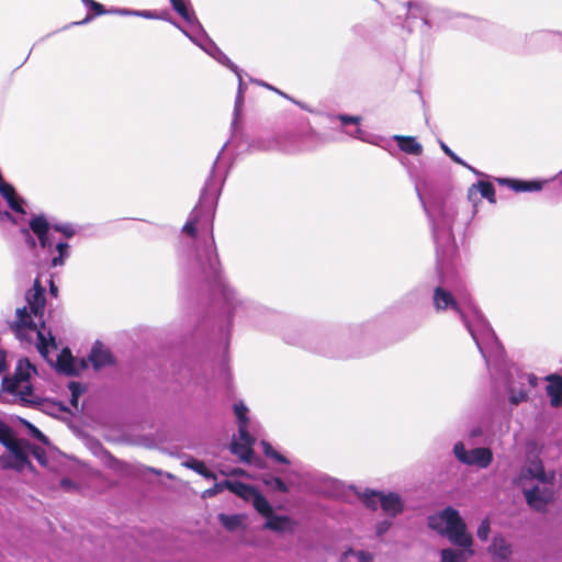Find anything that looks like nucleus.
I'll use <instances>...</instances> for the list:
<instances>
[{
  "label": "nucleus",
  "instance_id": "1",
  "mask_svg": "<svg viewBox=\"0 0 562 562\" xmlns=\"http://www.w3.org/2000/svg\"><path fill=\"white\" fill-rule=\"evenodd\" d=\"M233 72L237 76L238 89L234 105L232 136L217 155L211 175L201 191L199 203L182 227V232L188 235L190 240L179 251V263L188 280L199 284L204 283L227 306H258L254 302L239 299L236 291L224 279L213 236L215 206L228 169L223 158L224 150L228 145H233L237 151L243 150L239 120L244 106L246 83L243 80L240 68Z\"/></svg>",
  "mask_w": 562,
  "mask_h": 562
},
{
  "label": "nucleus",
  "instance_id": "2",
  "mask_svg": "<svg viewBox=\"0 0 562 562\" xmlns=\"http://www.w3.org/2000/svg\"><path fill=\"white\" fill-rule=\"evenodd\" d=\"M415 190L428 216L436 245L437 271L440 284L434 289L432 304L437 312H453L464 324L480 353L490 367L499 360L503 347L494 330L472 302L460 280L446 267L456 252L452 225L457 215L456 206L447 202L438 189L425 179L415 181Z\"/></svg>",
  "mask_w": 562,
  "mask_h": 562
},
{
  "label": "nucleus",
  "instance_id": "3",
  "mask_svg": "<svg viewBox=\"0 0 562 562\" xmlns=\"http://www.w3.org/2000/svg\"><path fill=\"white\" fill-rule=\"evenodd\" d=\"M25 299L27 306L16 308V319L11 327L21 340L32 339L26 331L35 334L37 338V350L46 359L48 356V347L57 348V345L50 333H48L47 338L43 331L45 328V290L37 280L34 286L26 292Z\"/></svg>",
  "mask_w": 562,
  "mask_h": 562
},
{
  "label": "nucleus",
  "instance_id": "4",
  "mask_svg": "<svg viewBox=\"0 0 562 562\" xmlns=\"http://www.w3.org/2000/svg\"><path fill=\"white\" fill-rule=\"evenodd\" d=\"M553 472H546L542 461L538 458L530 460L522 469L519 483L527 504L537 512H543L554 496Z\"/></svg>",
  "mask_w": 562,
  "mask_h": 562
},
{
  "label": "nucleus",
  "instance_id": "5",
  "mask_svg": "<svg viewBox=\"0 0 562 562\" xmlns=\"http://www.w3.org/2000/svg\"><path fill=\"white\" fill-rule=\"evenodd\" d=\"M30 228L38 238L40 245L43 249L52 252L53 247H55L57 255L52 258L50 266H63L70 256L69 245L61 240L55 241L52 231L59 232L66 237H71L76 233L74 226L71 224L52 225L44 215H38L30 221Z\"/></svg>",
  "mask_w": 562,
  "mask_h": 562
},
{
  "label": "nucleus",
  "instance_id": "6",
  "mask_svg": "<svg viewBox=\"0 0 562 562\" xmlns=\"http://www.w3.org/2000/svg\"><path fill=\"white\" fill-rule=\"evenodd\" d=\"M428 525L439 533L446 535L456 546L469 549L472 546V536L467 532V526L458 510L448 507L441 513L430 516Z\"/></svg>",
  "mask_w": 562,
  "mask_h": 562
},
{
  "label": "nucleus",
  "instance_id": "7",
  "mask_svg": "<svg viewBox=\"0 0 562 562\" xmlns=\"http://www.w3.org/2000/svg\"><path fill=\"white\" fill-rule=\"evenodd\" d=\"M451 18V13L446 9L431 8L422 1H409L407 2V19L405 26L409 32L413 31L412 21L419 19L422 21L420 33L425 38L429 40L431 37L429 30L432 26L439 27Z\"/></svg>",
  "mask_w": 562,
  "mask_h": 562
},
{
  "label": "nucleus",
  "instance_id": "8",
  "mask_svg": "<svg viewBox=\"0 0 562 562\" xmlns=\"http://www.w3.org/2000/svg\"><path fill=\"white\" fill-rule=\"evenodd\" d=\"M319 135L316 131L310 127L306 132L297 135L285 134L282 136L261 139L249 145V148L255 150H281L286 154L299 153L311 147L305 144L307 139H318Z\"/></svg>",
  "mask_w": 562,
  "mask_h": 562
},
{
  "label": "nucleus",
  "instance_id": "9",
  "mask_svg": "<svg viewBox=\"0 0 562 562\" xmlns=\"http://www.w3.org/2000/svg\"><path fill=\"white\" fill-rule=\"evenodd\" d=\"M33 373H35L34 366L27 359H20L13 376L3 378L2 391L19 396L20 401L24 403H32L33 386L30 379Z\"/></svg>",
  "mask_w": 562,
  "mask_h": 562
},
{
  "label": "nucleus",
  "instance_id": "10",
  "mask_svg": "<svg viewBox=\"0 0 562 562\" xmlns=\"http://www.w3.org/2000/svg\"><path fill=\"white\" fill-rule=\"evenodd\" d=\"M283 339L290 345H297L312 351L329 356L342 357L334 349V338L327 334L318 333H283Z\"/></svg>",
  "mask_w": 562,
  "mask_h": 562
},
{
  "label": "nucleus",
  "instance_id": "11",
  "mask_svg": "<svg viewBox=\"0 0 562 562\" xmlns=\"http://www.w3.org/2000/svg\"><path fill=\"white\" fill-rule=\"evenodd\" d=\"M169 2L171 8L189 24V26L192 27L193 31L198 32V35L189 33L178 22H172V24L178 27L186 36H188L195 45L206 52L209 48L206 43H213V41L204 31L194 11L187 5L184 0H169Z\"/></svg>",
  "mask_w": 562,
  "mask_h": 562
},
{
  "label": "nucleus",
  "instance_id": "12",
  "mask_svg": "<svg viewBox=\"0 0 562 562\" xmlns=\"http://www.w3.org/2000/svg\"><path fill=\"white\" fill-rule=\"evenodd\" d=\"M538 378L533 373H527L514 368L507 380V392L513 405L526 402L530 389L536 387Z\"/></svg>",
  "mask_w": 562,
  "mask_h": 562
},
{
  "label": "nucleus",
  "instance_id": "13",
  "mask_svg": "<svg viewBox=\"0 0 562 562\" xmlns=\"http://www.w3.org/2000/svg\"><path fill=\"white\" fill-rule=\"evenodd\" d=\"M453 453L461 463L481 469H486L493 461V452L490 448L480 447L467 451L462 441L454 445Z\"/></svg>",
  "mask_w": 562,
  "mask_h": 562
},
{
  "label": "nucleus",
  "instance_id": "14",
  "mask_svg": "<svg viewBox=\"0 0 562 562\" xmlns=\"http://www.w3.org/2000/svg\"><path fill=\"white\" fill-rule=\"evenodd\" d=\"M11 457L10 459L3 460V468L15 469L22 471L26 467H32L29 457L26 446L23 447L20 442H14L11 448H7Z\"/></svg>",
  "mask_w": 562,
  "mask_h": 562
},
{
  "label": "nucleus",
  "instance_id": "15",
  "mask_svg": "<svg viewBox=\"0 0 562 562\" xmlns=\"http://www.w3.org/2000/svg\"><path fill=\"white\" fill-rule=\"evenodd\" d=\"M56 367L59 372L72 376L78 375L81 370L87 368V362L85 359L78 361L68 349H65L58 356Z\"/></svg>",
  "mask_w": 562,
  "mask_h": 562
},
{
  "label": "nucleus",
  "instance_id": "16",
  "mask_svg": "<svg viewBox=\"0 0 562 562\" xmlns=\"http://www.w3.org/2000/svg\"><path fill=\"white\" fill-rule=\"evenodd\" d=\"M254 443L255 438L249 434V431H245V436L239 435V441H232L231 451L233 454L237 456L240 461L250 463L254 454Z\"/></svg>",
  "mask_w": 562,
  "mask_h": 562
},
{
  "label": "nucleus",
  "instance_id": "17",
  "mask_svg": "<svg viewBox=\"0 0 562 562\" xmlns=\"http://www.w3.org/2000/svg\"><path fill=\"white\" fill-rule=\"evenodd\" d=\"M337 119L340 121L341 125L345 126V127L349 126V125H353L355 126L351 131H347L346 132L349 136H351L353 138H357V139H360L362 142H368V143H371L373 145H378V146H381V147L385 148L379 142L372 140V139L368 138L367 134L359 126L360 121H361V119L359 116L340 114V115L337 116Z\"/></svg>",
  "mask_w": 562,
  "mask_h": 562
},
{
  "label": "nucleus",
  "instance_id": "18",
  "mask_svg": "<svg viewBox=\"0 0 562 562\" xmlns=\"http://www.w3.org/2000/svg\"><path fill=\"white\" fill-rule=\"evenodd\" d=\"M498 182L501 184H506L510 189H513L515 192H532V191H540L543 187V181H524V180H516V179H498Z\"/></svg>",
  "mask_w": 562,
  "mask_h": 562
},
{
  "label": "nucleus",
  "instance_id": "19",
  "mask_svg": "<svg viewBox=\"0 0 562 562\" xmlns=\"http://www.w3.org/2000/svg\"><path fill=\"white\" fill-rule=\"evenodd\" d=\"M89 361L92 363L94 370H99L112 363V356L102 345L95 344L89 355Z\"/></svg>",
  "mask_w": 562,
  "mask_h": 562
},
{
  "label": "nucleus",
  "instance_id": "20",
  "mask_svg": "<svg viewBox=\"0 0 562 562\" xmlns=\"http://www.w3.org/2000/svg\"><path fill=\"white\" fill-rule=\"evenodd\" d=\"M549 381L547 393L550 396V402L553 407L562 405V376L552 374L546 378Z\"/></svg>",
  "mask_w": 562,
  "mask_h": 562
},
{
  "label": "nucleus",
  "instance_id": "21",
  "mask_svg": "<svg viewBox=\"0 0 562 562\" xmlns=\"http://www.w3.org/2000/svg\"><path fill=\"white\" fill-rule=\"evenodd\" d=\"M477 192H480L482 198L486 199L488 202L495 203V188L491 182L479 181L473 184L468 192L469 200L474 202Z\"/></svg>",
  "mask_w": 562,
  "mask_h": 562
},
{
  "label": "nucleus",
  "instance_id": "22",
  "mask_svg": "<svg viewBox=\"0 0 562 562\" xmlns=\"http://www.w3.org/2000/svg\"><path fill=\"white\" fill-rule=\"evenodd\" d=\"M404 504L402 498L396 493H382L381 508L387 515L394 517L403 510Z\"/></svg>",
  "mask_w": 562,
  "mask_h": 562
},
{
  "label": "nucleus",
  "instance_id": "23",
  "mask_svg": "<svg viewBox=\"0 0 562 562\" xmlns=\"http://www.w3.org/2000/svg\"><path fill=\"white\" fill-rule=\"evenodd\" d=\"M393 140L398 145V148L409 155L420 156L423 154V146L413 136L394 135Z\"/></svg>",
  "mask_w": 562,
  "mask_h": 562
},
{
  "label": "nucleus",
  "instance_id": "24",
  "mask_svg": "<svg viewBox=\"0 0 562 562\" xmlns=\"http://www.w3.org/2000/svg\"><path fill=\"white\" fill-rule=\"evenodd\" d=\"M225 487L234 493L235 495L239 496L240 498L249 502L250 498L254 496L255 492L257 491L254 486L245 484L243 482L238 481H224Z\"/></svg>",
  "mask_w": 562,
  "mask_h": 562
},
{
  "label": "nucleus",
  "instance_id": "25",
  "mask_svg": "<svg viewBox=\"0 0 562 562\" xmlns=\"http://www.w3.org/2000/svg\"><path fill=\"white\" fill-rule=\"evenodd\" d=\"M490 552L499 560H507L512 555V546L503 537H494Z\"/></svg>",
  "mask_w": 562,
  "mask_h": 562
},
{
  "label": "nucleus",
  "instance_id": "26",
  "mask_svg": "<svg viewBox=\"0 0 562 562\" xmlns=\"http://www.w3.org/2000/svg\"><path fill=\"white\" fill-rule=\"evenodd\" d=\"M207 49L206 54L213 57L215 60H217L223 66L227 67L232 71H237L238 66L234 64L222 50L221 48L213 42V43H206Z\"/></svg>",
  "mask_w": 562,
  "mask_h": 562
},
{
  "label": "nucleus",
  "instance_id": "27",
  "mask_svg": "<svg viewBox=\"0 0 562 562\" xmlns=\"http://www.w3.org/2000/svg\"><path fill=\"white\" fill-rule=\"evenodd\" d=\"M207 49L206 54L213 57L215 60H217L223 66L227 67L232 71H237L238 66L234 64L222 50L221 48L213 42V43H206Z\"/></svg>",
  "mask_w": 562,
  "mask_h": 562
},
{
  "label": "nucleus",
  "instance_id": "28",
  "mask_svg": "<svg viewBox=\"0 0 562 562\" xmlns=\"http://www.w3.org/2000/svg\"><path fill=\"white\" fill-rule=\"evenodd\" d=\"M83 4L90 11H92L93 14H87V16L82 21L74 22L71 23V25H83L89 23L95 15L112 13V11L106 10L101 3L94 0H83Z\"/></svg>",
  "mask_w": 562,
  "mask_h": 562
},
{
  "label": "nucleus",
  "instance_id": "29",
  "mask_svg": "<svg viewBox=\"0 0 562 562\" xmlns=\"http://www.w3.org/2000/svg\"><path fill=\"white\" fill-rule=\"evenodd\" d=\"M234 412L238 419V434L245 436V431H248L249 420L247 417L248 408L243 402L234 404Z\"/></svg>",
  "mask_w": 562,
  "mask_h": 562
},
{
  "label": "nucleus",
  "instance_id": "30",
  "mask_svg": "<svg viewBox=\"0 0 562 562\" xmlns=\"http://www.w3.org/2000/svg\"><path fill=\"white\" fill-rule=\"evenodd\" d=\"M255 509L260 513L262 516L267 517L272 514V507L267 501V498L260 494L258 491L255 492L254 496L249 501Z\"/></svg>",
  "mask_w": 562,
  "mask_h": 562
},
{
  "label": "nucleus",
  "instance_id": "31",
  "mask_svg": "<svg viewBox=\"0 0 562 562\" xmlns=\"http://www.w3.org/2000/svg\"><path fill=\"white\" fill-rule=\"evenodd\" d=\"M183 465L195 471L196 473H199L200 475L207 480L216 479V475L212 471H210L202 461H199L196 459H190L187 460L183 463Z\"/></svg>",
  "mask_w": 562,
  "mask_h": 562
},
{
  "label": "nucleus",
  "instance_id": "32",
  "mask_svg": "<svg viewBox=\"0 0 562 562\" xmlns=\"http://www.w3.org/2000/svg\"><path fill=\"white\" fill-rule=\"evenodd\" d=\"M360 498L368 508L375 510L378 506H381L382 493L372 490H366L361 494Z\"/></svg>",
  "mask_w": 562,
  "mask_h": 562
},
{
  "label": "nucleus",
  "instance_id": "33",
  "mask_svg": "<svg viewBox=\"0 0 562 562\" xmlns=\"http://www.w3.org/2000/svg\"><path fill=\"white\" fill-rule=\"evenodd\" d=\"M289 518L284 516H267L265 527L274 531H282L289 526Z\"/></svg>",
  "mask_w": 562,
  "mask_h": 562
},
{
  "label": "nucleus",
  "instance_id": "34",
  "mask_svg": "<svg viewBox=\"0 0 562 562\" xmlns=\"http://www.w3.org/2000/svg\"><path fill=\"white\" fill-rule=\"evenodd\" d=\"M261 446H262V450H263V453L266 457L272 459L273 461H276L278 463H282V464L290 463V461L284 456H282L278 451H276L269 442L262 440Z\"/></svg>",
  "mask_w": 562,
  "mask_h": 562
},
{
  "label": "nucleus",
  "instance_id": "35",
  "mask_svg": "<svg viewBox=\"0 0 562 562\" xmlns=\"http://www.w3.org/2000/svg\"><path fill=\"white\" fill-rule=\"evenodd\" d=\"M263 483H265L266 486L270 487L273 491H277V492H280V493H288L289 492V487L285 484V482L282 481L278 476H272V475L266 476L263 479Z\"/></svg>",
  "mask_w": 562,
  "mask_h": 562
},
{
  "label": "nucleus",
  "instance_id": "36",
  "mask_svg": "<svg viewBox=\"0 0 562 562\" xmlns=\"http://www.w3.org/2000/svg\"><path fill=\"white\" fill-rule=\"evenodd\" d=\"M464 551H458L452 549H443L441 551V562H464Z\"/></svg>",
  "mask_w": 562,
  "mask_h": 562
},
{
  "label": "nucleus",
  "instance_id": "37",
  "mask_svg": "<svg viewBox=\"0 0 562 562\" xmlns=\"http://www.w3.org/2000/svg\"><path fill=\"white\" fill-rule=\"evenodd\" d=\"M14 442H16V440L12 438L10 427L0 419V443L5 448H11Z\"/></svg>",
  "mask_w": 562,
  "mask_h": 562
},
{
  "label": "nucleus",
  "instance_id": "38",
  "mask_svg": "<svg viewBox=\"0 0 562 562\" xmlns=\"http://www.w3.org/2000/svg\"><path fill=\"white\" fill-rule=\"evenodd\" d=\"M439 145H440V148L442 149V151L448 156L450 157L454 162L468 168L469 170H471L472 172L479 175V172L473 168L471 167L469 164H467L462 158H460L456 153H453L448 146L446 143H443L442 140H439Z\"/></svg>",
  "mask_w": 562,
  "mask_h": 562
},
{
  "label": "nucleus",
  "instance_id": "39",
  "mask_svg": "<svg viewBox=\"0 0 562 562\" xmlns=\"http://www.w3.org/2000/svg\"><path fill=\"white\" fill-rule=\"evenodd\" d=\"M220 520L223 526L228 530H235L241 524V518L238 515H220Z\"/></svg>",
  "mask_w": 562,
  "mask_h": 562
},
{
  "label": "nucleus",
  "instance_id": "40",
  "mask_svg": "<svg viewBox=\"0 0 562 562\" xmlns=\"http://www.w3.org/2000/svg\"><path fill=\"white\" fill-rule=\"evenodd\" d=\"M27 451L42 464L47 463L45 450L38 446L26 443Z\"/></svg>",
  "mask_w": 562,
  "mask_h": 562
},
{
  "label": "nucleus",
  "instance_id": "41",
  "mask_svg": "<svg viewBox=\"0 0 562 562\" xmlns=\"http://www.w3.org/2000/svg\"><path fill=\"white\" fill-rule=\"evenodd\" d=\"M10 209L16 213L25 214V210L23 209V200L19 198L16 194L12 196V200L7 201Z\"/></svg>",
  "mask_w": 562,
  "mask_h": 562
},
{
  "label": "nucleus",
  "instance_id": "42",
  "mask_svg": "<svg viewBox=\"0 0 562 562\" xmlns=\"http://www.w3.org/2000/svg\"><path fill=\"white\" fill-rule=\"evenodd\" d=\"M356 555L359 562H373V555L366 551H353L352 549L348 550L345 555Z\"/></svg>",
  "mask_w": 562,
  "mask_h": 562
},
{
  "label": "nucleus",
  "instance_id": "43",
  "mask_svg": "<svg viewBox=\"0 0 562 562\" xmlns=\"http://www.w3.org/2000/svg\"><path fill=\"white\" fill-rule=\"evenodd\" d=\"M0 194L5 201L12 200V196L16 194L13 186L4 182L0 183Z\"/></svg>",
  "mask_w": 562,
  "mask_h": 562
},
{
  "label": "nucleus",
  "instance_id": "44",
  "mask_svg": "<svg viewBox=\"0 0 562 562\" xmlns=\"http://www.w3.org/2000/svg\"><path fill=\"white\" fill-rule=\"evenodd\" d=\"M490 530H491L490 520L488 519L482 520V522L480 524V526L477 528L479 539H481L483 541L487 540Z\"/></svg>",
  "mask_w": 562,
  "mask_h": 562
},
{
  "label": "nucleus",
  "instance_id": "45",
  "mask_svg": "<svg viewBox=\"0 0 562 562\" xmlns=\"http://www.w3.org/2000/svg\"><path fill=\"white\" fill-rule=\"evenodd\" d=\"M224 488H226L225 484H224V481L221 482V483H215L214 486H212L211 488L205 490L202 493V497L203 498L213 497V496L217 495L218 493H221Z\"/></svg>",
  "mask_w": 562,
  "mask_h": 562
},
{
  "label": "nucleus",
  "instance_id": "46",
  "mask_svg": "<svg viewBox=\"0 0 562 562\" xmlns=\"http://www.w3.org/2000/svg\"><path fill=\"white\" fill-rule=\"evenodd\" d=\"M135 16H140V18L150 19V20L162 19V16L159 15V13L157 11H151V10H135Z\"/></svg>",
  "mask_w": 562,
  "mask_h": 562
},
{
  "label": "nucleus",
  "instance_id": "47",
  "mask_svg": "<svg viewBox=\"0 0 562 562\" xmlns=\"http://www.w3.org/2000/svg\"><path fill=\"white\" fill-rule=\"evenodd\" d=\"M69 390H70L71 396H72V401H71L72 404H75V402L77 401V397L85 391L82 385L78 382H70Z\"/></svg>",
  "mask_w": 562,
  "mask_h": 562
},
{
  "label": "nucleus",
  "instance_id": "48",
  "mask_svg": "<svg viewBox=\"0 0 562 562\" xmlns=\"http://www.w3.org/2000/svg\"><path fill=\"white\" fill-rule=\"evenodd\" d=\"M29 428H30V432L31 435L37 439L38 441L47 445L48 443V438L38 429L36 428L35 426L33 425H29Z\"/></svg>",
  "mask_w": 562,
  "mask_h": 562
},
{
  "label": "nucleus",
  "instance_id": "49",
  "mask_svg": "<svg viewBox=\"0 0 562 562\" xmlns=\"http://www.w3.org/2000/svg\"><path fill=\"white\" fill-rule=\"evenodd\" d=\"M391 527V522L389 520H383V521H380L378 525H376V533L378 536H382L383 533H385Z\"/></svg>",
  "mask_w": 562,
  "mask_h": 562
},
{
  "label": "nucleus",
  "instance_id": "50",
  "mask_svg": "<svg viewBox=\"0 0 562 562\" xmlns=\"http://www.w3.org/2000/svg\"><path fill=\"white\" fill-rule=\"evenodd\" d=\"M272 91H274V92H276V93H278L279 95H281V97H283V98H285V99L290 100L291 102H293V103L297 104L300 108L305 109V110L307 109V108H306L304 104H302L300 101L294 100V99H293V98H291L289 94H286L285 92H283V91H281V90H279L278 88H276V87H274Z\"/></svg>",
  "mask_w": 562,
  "mask_h": 562
},
{
  "label": "nucleus",
  "instance_id": "51",
  "mask_svg": "<svg viewBox=\"0 0 562 562\" xmlns=\"http://www.w3.org/2000/svg\"><path fill=\"white\" fill-rule=\"evenodd\" d=\"M272 91H274V92H276V93H278L279 95H281V97H283V98H285V99L290 100L291 102H293V103L297 104L300 108L305 109V110L307 109V108H306L304 104H302L300 101L294 100V99H293V98H291L289 94H286L285 92H283V91H281V90H279L278 88H276V87H274Z\"/></svg>",
  "mask_w": 562,
  "mask_h": 562
},
{
  "label": "nucleus",
  "instance_id": "52",
  "mask_svg": "<svg viewBox=\"0 0 562 562\" xmlns=\"http://www.w3.org/2000/svg\"><path fill=\"white\" fill-rule=\"evenodd\" d=\"M272 91H274V92H276V93H278L279 95H281V97H283V98H285V99L290 100L291 102H293V103L297 104L300 108L305 109V110L307 109V108H306L304 104H302L300 101L294 100V99H293V98H291L289 94H286L285 92H283V91H281V90H279L278 88H276V87H274Z\"/></svg>",
  "mask_w": 562,
  "mask_h": 562
},
{
  "label": "nucleus",
  "instance_id": "53",
  "mask_svg": "<svg viewBox=\"0 0 562 562\" xmlns=\"http://www.w3.org/2000/svg\"><path fill=\"white\" fill-rule=\"evenodd\" d=\"M110 11H112L113 14L135 16V10L131 9H111Z\"/></svg>",
  "mask_w": 562,
  "mask_h": 562
},
{
  "label": "nucleus",
  "instance_id": "54",
  "mask_svg": "<svg viewBox=\"0 0 562 562\" xmlns=\"http://www.w3.org/2000/svg\"><path fill=\"white\" fill-rule=\"evenodd\" d=\"M5 352L3 350L0 351V374L7 370V359Z\"/></svg>",
  "mask_w": 562,
  "mask_h": 562
},
{
  "label": "nucleus",
  "instance_id": "55",
  "mask_svg": "<svg viewBox=\"0 0 562 562\" xmlns=\"http://www.w3.org/2000/svg\"><path fill=\"white\" fill-rule=\"evenodd\" d=\"M26 236V243L30 245L31 248H35L36 247V240L34 239V237H32L29 233V231H24L23 232Z\"/></svg>",
  "mask_w": 562,
  "mask_h": 562
},
{
  "label": "nucleus",
  "instance_id": "56",
  "mask_svg": "<svg viewBox=\"0 0 562 562\" xmlns=\"http://www.w3.org/2000/svg\"><path fill=\"white\" fill-rule=\"evenodd\" d=\"M255 82H256L257 85L261 86V87H265V88H267V89L271 90V91H272V90H273V88H274V87H272L271 85H269V83H267V82H265V81H261V80H256Z\"/></svg>",
  "mask_w": 562,
  "mask_h": 562
},
{
  "label": "nucleus",
  "instance_id": "57",
  "mask_svg": "<svg viewBox=\"0 0 562 562\" xmlns=\"http://www.w3.org/2000/svg\"><path fill=\"white\" fill-rule=\"evenodd\" d=\"M159 15H161V16H162V19H161V20H166V21H169V22H171V23L173 22L172 20H170V19L168 18V15H169L168 13H160Z\"/></svg>",
  "mask_w": 562,
  "mask_h": 562
},
{
  "label": "nucleus",
  "instance_id": "58",
  "mask_svg": "<svg viewBox=\"0 0 562 562\" xmlns=\"http://www.w3.org/2000/svg\"><path fill=\"white\" fill-rule=\"evenodd\" d=\"M50 291L53 294L57 291V288L54 285V283L50 284Z\"/></svg>",
  "mask_w": 562,
  "mask_h": 562
},
{
  "label": "nucleus",
  "instance_id": "59",
  "mask_svg": "<svg viewBox=\"0 0 562 562\" xmlns=\"http://www.w3.org/2000/svg\"><path fill=\"white\" fill-rule=\"evenodd\" d=\"M189 33L193 34V35H198V32L196 31H193L192 27H190V31H188Z\"/></svg>",
  "mask_w": 562,
  "mask_h": 562
},
{
  "label": "nucleus",
  "instance_id": "60",
  "mask_svg": "<svg viewBox=\"0 0 562 562\" xmlns=\"http://www.w3.org/2000/svg\"><path fill=\"white\" fill-rule=\"evenodd\" d=\"M401 164L405 166V165H406V159H405V158H402V159H401Z\"/></svg>",
  "mask_w": 562,
  "mask_h": 562
},
{
  "label": "nucleus",
  "instance_id": "61",
  "mask_svg": "<svg viewBox=\"0 0 562 562\" xmlns=\"http://www.w3.org/2000/svg\"><path fill=\"white\" fill-rule=\"evenodd\" d=\"M184 1L187 2V5H188L189 8H191V7H190V2H189V0H184Z\"/></svg>",
  "mask_w": 562,
  "mask_h": 562
},
{
  "label": "nucleus",
  "instance_id": "62",
  "mask_svg": "<svg viewBox=\"0 0 562 562\" xmlns=\"http://www.w3.org/2000/svg\"><path fill=\"white\" fill-rule=\"evenodd\" d=\"M81 2L83 3V0H81Z\"/></svg>",
  "mask_w": 562,
  "mask_h": 562
}]
</instances>
